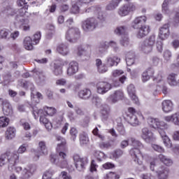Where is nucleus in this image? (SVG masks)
Segmentation results:
<instances>
[{
	"label": "nucleus",
	"instance_id": "obj_58",
	"mask_svg": "<svg viewBox=\"0 0 179 179\" xmlns=\"http://www.w3.org/2000/svg\"><path fill=\"white\" fill-rule=\"evenodd\" d=\"M159 167H160V166H158L157 164H156V161H152L150 163V169L151 171H155L156 173V170H157Z\"/></svg>",
	"mask_w": 179,
	"mask_h": 179
},
{
	"label": "nucleus",
	"instance_id": "obj_64",
	"mask_svg": "<svg viewBox=\"0 0 179 179\" xmlns=\"http://www.w3.org/2000/svg\"><path fill=\"white\" fill-rule=\"evenodd\" d=\"M124 155V152L121 150H116L113 154V156L115 157V159H118V157H121V156Z\"/></svg>",
	"mask_w": 179,
	"mask_h": 179
},
{
	"label": "nucleus",
	"instance_id": "obj_49",
	"mask_svg": "<svg viewBox=\"0 0 179 179\" xmlns=\"http://www.w3.org/2000/svg\"><path fill=\"white\" fill-rule=\"evenodd\" d=\"M8 163V154L1 155L0 157V167H3Z\"/></svg>",
	"mask_w": 179,
	"mask_h": 179
},
{
	"label": "nucleus",
	"instance_id": "obj_34",
	"mask_svg": "<svg viewBox=\"0 0 179 179\" xmlns=\"http://www.w3.org/2000/svg\"><path fill=\"white\" fill-rule=\"evenodd\" d=\"M168 83L170 86H177L178 81H177V74L171 73L168 76Z\"/></svg>",
	"mask_w": 179,
	"mask_h": 179
},
{
	"label": "nucleus",
	"instance_id": "obj_41",
	"mask_svg": "<svg viewBox=\"0 0 179 179\" xmlns=\"http://www.w3.org/2000/svg\"><path fill=\"white\" fill-rule=\"evenodd\" d=\"M52 73L55 76H59V75H62V66L61 65L55 64L52 69Z\"/></svg>",
	"mask_w": 179,
	"mask_h": 179
},
{
	"label": "nucleus",
	"instance_id": "obj_39",
	"mask_svg": "<svg viewBox=\"0 0 179 179\" xmlns=\"http://www.w3.org/2000/svg\"><path fill=\"white\" fill-rule=\"evenodd\" d=\"M57 113V109L53 107H45L43 108V113L46 115H50L52 117Z\"/></svg>",
	"mask_w": 179,
	"mask_h": 179
},
{
	"label": "nucleus",
	"instance_id": "obj_61",
	"mask_svg": "<svg viewBox=\"0 0 179 179\" xmlns=\"http://www.w3.org/2000/svg\"><path fill=\"white\" fill-rule=\"evenodd\" d=\"M41 38V33L36 32L34 35V43H35V44H38V43H40Z\"/></svg>",
	"mask_w": 179,
	"mask_h": 179
},
{
	"label": "nucleus",
	"instance_id": "obj_25",
	"mask_svg": "<svg viewBox=\"0 0 179 179\" xmlns=\"http://www.w3.org/2000/svg\"><path fill=\"white\" fill-rule=\"evenodd\" d=\"M3 113L4 115H12L13 113L12 105H10L8 101H4L3 102Z\"/></svg>",
	"mask_w": 179,
	"mask_h": 179
},
{
	"label": "nucleus",
	"instance_id": "obj_17",
	"mask_svg": "<svg viewBox=\"0 0 179 179\" xmlns=\"http://www.w3.org/2000/svg\"><path fill=\"white\" fill-rule=\"evenodd\" d=\"M170 25L165 24L159 29V37L161 40H166L170 36Z\"/></svg>",
	"mask_w": 179,
	"mask_h": 179
},
{
	"label": "nucleus",
	"instance_id": "obj_3",
	"mask_svg": "<svg viewBox=\"0 0 179 179\" xmlns=\"http://www.w3.org/2000/svg\"><path fill=\"white\" fill-rule=\"evenodd\" d=\"M32 114L35 120H37V118L40 117L39 121L41 124H44L46 129L50 131L52 128V123L48 120L47 115L44 113V110L43 109H38L37 107H34Z\"/></svg>",
	"mask_w": 179,
	"mask_h": 179
},
{
	"label": "nucleus",
	"instance_id": "obj_15",
	"mask_svg": "<svg viewBox=\"0 0 179 179\" xmlns=\"http://www.w3.org/2000/svg\"><path fill=\"white\" fill-rule=\"evenodd\" d=\"M122 99H124V92L122 90H116L108 98V101L114 104L120 101V100H122Z\"/></svg>",
	"mask_w": 179,
	"mask_h": 179
},
{
	"label": "nucleus",
	"instance_id": "obj_9",
	"mask_svg": "<svg viewBox=\"0 0 179 179\" xmlns=\"http://www.w3.org/2000/svg\"><path fill=\"white\" fill-rule=\"evenodd\" d=\"M141 137L146 142V143H152V142H155L156 141V137H155V134L148 127H143L141 129Z\"/></svg>",
	"mask_w": 179,
	"mask_h": 179
},
{
	"label": "nucleus",
	"instance_id": "obj_11",
	"mask_svg": "<svg viewBox=\"0 0 179 179\" xmlns=\"http://www.w3.org/2000/svg\"><path fill=\"white\" fill-rule=\"evenodd\" d=\"M111 89H113V85L108 82L101 81L96 84V93L99 94H106Z\"/></svg>",
	"mask_w": 179,
	"mask_h": 179
},
{
	"label": "nucleus",
	"instance_id": "obj_38",
	"mask_svg": "<svg viewBox=\"0 0 179 179\" xmlns=\"http://www.w3.org/2000/svg\"><path fill=\"white\" fill-rule=\"evenodd\" d=\"M122 0H112L111 2L106 6V10H114L118 5H120V2Z\"/></svg>",
	"mask_w": 179,
	"mask_h": 179
},
{
	"label": "nucleus",
	"instance_id": "obj_33",
	"mask_svg": "<svg viewBox=\"0 0 179 179\" xmlns=\"http://www.w3.org/2000/svg\"><path fill=\"white\" fill-rule=\"evenodd\" d=\"M120 62V58L118 57H111L109 56L106 59V65L108 66H114L115 65H118V63Z\"/></svg>",
	"mask_w": 179,
	"mask_h": 179
},
{
	"label": "nucleus",
	"instance_id": "obj_48",
	"mask_svg": "<svg viewBox=\"0 0 179 179\" xmlns=\"http://www.w3.org/2000/svg\"><path fill=\"white\" fill-rule=\"evenodd\" d=\"M34 73L38 76L41 82H43V80H45V76H44V73H43V71L40 69L34 70Z\"/></svg>",
	"mask_w": 179,
	"mask_h": 179
},
{
	"label": "nucleus",
	"instance_id": "obj_35",
	"mask_svg": "<svg viewBox=\"0 0 179 179\" xmlns=\"http://www.w3.org/2000/svg\"><path fill=\"white\" fill-rule=\"evenodd\" d=\"M16 136V129L15 127H8L6 131V138L10 141V139H13Z\"/></svg>",
	"mask_w": 179,
	"mask_h": 179
},
{
	"label": "nucleus",
	"instance_id": "obj_26",
	"mask_svg": "<svg viewBox=\"0 0 179 179\" xmlns=\"http://www.w3.org/2000/svg\"><path fill=\"white\" fill-rule=\"evenodd\" d=\"M158 159L160 160L162 163H163V164L167 166L168 167H170V166H173V159H171V158H170L168 156H166L163 154H160L158 156Z\"/></svg>",
	"mask_w": 179,
	"mask_h": 179
},
{
	"label": "nucleus",
	"instance_id": "obj_57",
	"mask_svg": "<svg viewBox=\"0 0 179 179\" xmlns=\"http://www.w3.org/2000/svg\"><path fill=\"white\" fill-rule=\"evenodd\" d=\"M78 55H79L80 57H82L83 55L85 57H87V55H89V52H87L86 50L83 49V48L80 47L78 48Z\"/></svg>",
	"mask_w": 179,
	"mask_h": 179
},
{
	"label": "nucleus",
	"instance_id": "obj_1",
	"mask_svg": "<svg viewBox=\"0 0 179 179\" xmlns=\"http://www.w3.org/2000/svg\"><path fill=\"white\" fill-rule=\"evenodd\" d=\"M8 170L10 171H15L20 174V178L27 179L30 178L34 171H36V166L29 165L27 168L22 169L20 166H16V163H19V155L16 152L7 153Z\"/></svg>",
	"mask_w": 179,
	"mask_h": 179
},
{
	"label": "nucleus",
	"instance_id": "obj_31",
	"mask_svg": "<svg viewBox=\"0 0 179 179\" xmlns=\"http://www.w3.org/2000/svg\"><path fill=\"white\" fill-rule=\"evenodd\" d=\"M80 145V146H85L89 143V136L87 133L83 131L79 135Z\"/></svg>",
	"mask_w": 179,
	"mask_h": 179
},
{
	"label": "nucleus",
	"instance_id": "obj_21",
	"mask_svg": "<svg viewBox=\"0 0 179 179\" xmlns=\"http://www.w3.org/2000/svg\"><path fill=\"white\" fill-rule=\"evenodd\" d=\"M57 142H59L57 143V146L56 148V150L58 152H64V150H66V140H65V138L61 137V136H58L57 138Z\"/></svg>",
	"mask_w": 179,
	"mask_h": 179
},
{
	"label": "nucleus",
	"instance_id": "obj_22",
	"mask_svg": "<svg viewBox=\"0 0 179 179\" xmlns=\"http://www.w3.org/2000/svg\"><path fill=\"white\" fill-rule=\"evenodd\" d=\"M137 30V36L142 38V37H145V36H148V34H149L150 28L148 25L145 24L140 27V28H138Z\"/></svg>",
	"mask_w": 179,
	"mask_h": 179
},
{
	"label": "nucleus",
	"instance_id": "obj_19",
	"mask_svg": "<svg viewBox=\"0 0 179 179\" xmlns=\"http://www.w3.org/2000/svg\"><path fill=\"white\" fill-rule=\"evenodd\" d=\"M79 71V64L76 61L69 63L67 69L68 76H73Z\"/></svg>",
	"mask_w": 179,
	"mask_h": 179
},
{
	"label": "nucleus",
	"instance_id": "obj_55",
	"mask_svg": "<svg viewBox=\"0 0 179 179\" xmlns=\"http://www.w3.org/2000/svg\"><path fill=\"white\" fill-rule=\"evenodd\" d=\"M105 179H120V176L114 172H109Z\"/></svg>",
	"mask_w": 179,
	"mask_h": 179
},
{
	"label": "nucleus",
	"instance_id": "obj_12",
	"mask_svg": "<svg viewBox=\"0 0 179 179\" xmlns=\"http://www.w3.org/2000/svg\"><path fill=\"white\" fill-rule=\"evenodd\" d=\"M128 111L129 114L127 115V121L130 125L132 127H136L139 125V120L135 114H136V110L134 108H129Z\"/></svg>",
	"mask_w": 179,
	"mask_h": 179
},
{
	"label": "nucleus",
	"instance_id": "obj_14",
	"mask_svg": "<svg viewBox=\"0 0 179 179\" xmlns=\"http://www.w3.org/2000/svg\"><path fill=\"white\" fill-rule=\"evenodd\" d=\"M94 0H71V13H79V3H90V2H93Z\"/></svg>",
	"mask_w": 179,
	"mask_h": 179
},
{
	"label": "nucleus",
	"instance_id": "obj_46",
	"mask_svg": "<svg viewBox=\"0 0 179 179\" xmlns=\"http://www.w3.org/2000/svg\"><path fill=\"white\" fill-rule=\"evenodd\" d=\"M130 142L131 143V146H134V148H137V149H141V148H143L142 143L135 139L134 138H131Z\"/></svg>",
	"mask_w": 179,
	"mask_h": 179
},
{
	"label": "nucleus",
	"instance_id": "obj_2",
	"mask_svg": "<svg viewBox=\"0 0 179 179\" xmlns=\"http://www.w3.org/2000/svg\"><path fill=\"white\" fill-rule=\"evenodd\" d=\"M148 122L152 128L155 129H157L159 134L161 135V138H162L163 143L168 149H170L173 146V143H171V140L167 136L166 134V131L164 129H169V124L164 121H161L157 118L148 117Z\"/></svg>",
	"mask_w": 179,
	"mask_h": 179
},
{
	"label": "nucleus",
	"instance_id": "obj_24",
	"mask_svg": "<svg viewBox=\"0 0 179 179\" xmlns=\"http://www.w3.org/2000/svg\"><path fill=\"white\" fill-rule=\"evenodd\" d=\"M127 92L134 103H135V104H138L139 103V99L135 94V86L132 84L129 85L127 87Z\"/></svg>",
	"mask_w": 179,
	"mask_h": 179
},
{
	"label": "nucleus",
	"instance_id": "obj_59",
	"mask_svg": "<svg viewBox=\"0 0 179 179\" xmlns=\"http://www.w3.org/2000/svg\"><path fill=\"white\" fill-rule=\"evenodd\" d=\"M173 124L179 127V113L173 114Z\"/></svg>",
	"mask_w": 179,
	"mask_h": 179
},
{
	"label": "nucleus",
	"instance_id": "obj_13",
	"mask_svg": "<svg viewBox=\"0 0 179 179\" xmlns=\"http://www.w3.org/2000/svg\"><path fill=\"white\" fill-rule=\"evenodd\" d=\"M156 174L158 179H167L170 174V169L164 166L160 165L156 169Z\"/></svg>",
	"mask_w": 179,
	"mask_h": 179
},
{
	"label": "nucleus",
	"instance_id": "obj_23",
	"mask_svg": "<svg viewBox=\"0 0 179 179\" xmlns=\"http://www.w3.org/2000/svg\"><path fill=\"white\" fill-rule=\"evenodd\" d=\"M110 109L108 105H103L101 108V115L102 121H107L110 117Z\"/></svg>",
	"mask_w": 179,
	"mask_h": 179
},
{
	"label": "nucleus",
	"instance_id": "obj_44",
	"mask_svg": "<svg viewBox=\"0 0 179 179\" xmlns=\"http://www.w3.org/2000/svg\"><path fill=\"white\" fill-rule=\"evenodd\" d=\"M171 57H173V55L171 54V51L169 50H166L163 52V58L165 61V62H170L171 60Z\"/></svg>",
	"mask_w": 179,
	"mask_h": 179
},
{
	"label": "nucleus",
	"instance_id": "obj_30",
	"mask_svg": "<svg viewBox=\"0 0 179 179\" xmlns=\"http://www.w3.org/2000/svg\"><path fill=\"white\" fill-rule=\"evenodd\" d=\"M115 34L117 36H127L128 35V27L127 26H119L115 29Z\"/></svg>",
	"mask_w": 179,
	"mask_h": 179
},
{
	"label": "nucleus",
	"instance_id": "obj_54",
	"mask_svg": "<svg viewBox=\"0 0 179 179\" xmlns=\"http://www.w3.org/2000/svg\"><path fill=\"white\" fill-rule=\"evenodd\" d=\"M9 34V31L8 29H1L0 31V38H5L6 40H9L8 35Z\"/></svg>",
	"mask_w": 179,
	"mask_h": 179
},
{
	"label": "nucleus",
	"instance_id": "obj_27",
	"mask_svg": "<svg viewBox=\"0 0 179 179\" xmlns=\"http://www.w3.org/2000/svg\"><path fill=\"white\" fill-rule=\"evenodd\" d=\"M24 48L28 51H31L34 50V46H33V40L30 36H27L24 38L23 41Z\"/></svg>",
	"mask_w": 179,
	"mask_h": 179
},
{
	"label": "nucleus",
	"instance_id": "obj_5",
	"mask_svg": "<svg viewBox=\"0 0 179 179\" xmlns=\"http://www.w3.org/2000/svg\"><path fill=\"white\" fill-rule=\"evenodd\" d=\"M59 154V158L62 159L58 162V157L56 155H50V162L53 164H55L56 166H58L61 169H64V167H66L68 166V159H66V153H65L64 151H59V152H57Z\"/></svg>",
	"mask_w": 179,
	"mask_h": 179
},
{
	"label": "nucleus",
	"instance_id": "obj_29",
	"mask_svg": "<svg viewBox=\"0 0 179 179\" xmlns=\"http://www.w3.org/2000/svg\"><path fill=\"white\" fill-rule=\"evenodd\" d=\"M78 96L83 100H89L92 97V91L90 89H84L78 92Z\"/></svg>",
	"mask_w": 179,
	"mask_h": 179
},
{
	"label": "nucleus",
	"instance_id": "obj_7",
	"mask_svg": "<svg viewBox=\"0 0 179 179\" xmlns=\"http://www.w3.org/2000/svg\"><path fill=\"white\" fill-rule=\"evenodd\" d=\"M65 38L69 43H76L80 38V30L78 27L69 28L65 34Z\"/></svg>",
	"mask_w": 179,
	"mask_h": 179
},
{
	"label": "nucleus",
	"instance_id": "obj_16",
	"mask_svg": "<svg viewBox=\"0 0 179 179\" xmlns=\"http://www.w3.org/2000/svg\"><path fill=\"white\" fill-rule=\"evenodd\" d=\"M148 18L145 15L137 17L133 20L131 27L137 30L142 26H144Z\"/></svg>",
	"mask_w": 179,
	"mask_h": 179
},
{
	"label": "nucleus",
	"instance_id": "obj_52",
	"mask_svg": "<svg viewBox=\"0 0 179 179\" xmlns=\"http://www.w3.org/2000/svg\"><path fill=\"white\" fill-rule=\"evenodd\" d=\"M152 148L159 153H164V148L157 144H152Z\"/></svg>",
	"mask_w": 179,
	"mask_h": 179
},
{
	"label": "nucleus",
	"instance_id": "obj_8",
	"mask_svg": "<svg viewBox=\"0 0 179 179\" xmlns=\"http://www.w3.org/2000/svg\"><path fill=\"white\" fill-rule=\"evenodd\" d=\"M73 159L75 164V167L76 168L78 171H83L85 169H86L87 163H89L87 157H81L80 155L78 154L74 155Z\"/></svg>",
	"mask_w": 179,
	"mask_h": 179
},
{
	"label": "nucleus",
	"instance_id": "obj_51",
	"mask_svg": "<svg viewBox=\"0 0 179 179\" xmlns=\"http://www.w3.org/2000/svg\"><path fill=\"white\" fill-rule=\"evenodd\" d=\"M117 131L119 132V134L124 136L126 132H125V128L124 127V125L122 124V123L117 124Z\"/></svg>",
	"mask_w": 179,
	"mask_h": 179
},
{
	"label": "nucleus",
	"instance_id": "obj_37",
	"mask_svg": "<svg viewBox=\"0 0 179 179\" xmlns=\"http://www.w3.org/2000/svg\"><path fill=\"white\" fill-rule=\"evenodd\" d=\"M2 12L7 17H10V16H15L16 15V10L12 8L10 6H7Z\"/></svg>",
	"mask_w": 179,
	"mask_h": 179
},
{
	"label": "nucleus",
	"instance_id": "obj_53",
	"mask_svg": "<svg viewBox=\"0 0 179 179\" xmlns=\"http://www.w3.org/2000/svg\"><path fill=\"white\" fill-rule=\"evenodd\" d=\"M108 45L109 47H111L113 50V51H115V52H117V51L120 50V47L118 46V44H117V42L114 41H110L108 43Z\"/></svg>",
	"mask_w": 179,
	"mask_h": 179
},
{
	"label": "nucleus",
	"instance_id": "obj_20",
	"mask_svg": "<svg viewBox=\"0 0 179 179\" xmlns=\"http://www.w3.org/2000/svg\"><path fill=\"white\" fill-rule=\"evenodd\" d=\"M162 110L165 114H169L174 110L173 102L171 100H164L162 102Z\"/></svg>",
	"mask_w": 179,
	"mask_h": 179
},
{
	"label": "nucleus",
	"instance_id": "obj_6",
	"mask_svg": "<svg viewBox=\"0 0 179 179\" xmlns=\"http://www.w3.org/2000/svg\"><path fill=\"white\" fill-rule=\"evenodd\" d=\"M99 26V22L94 17H88L82 22L81 27L83 31L89 33V31H93L97 29Z\"/></svg>",
	"mask_w": 179,
	"mask_h": 179
},
{
	"label": "nucleus",
	"instance_id": "obj_32",
	"mask_svg": "<svg viewBox=\"0 0 179 179\" xmlns=\"http://www.w3.org/2000/svg\"><path fill=\"white\" fill-rule=\"evenodd\" d=\"M18 22L22 25V30L24 31H29L30 30V25L29 24L30 22L29 19L21 17V18L18 19Z\"/></svg>",
	"mask_w": 179,
	"mask_h": 179
},
{
	"label": "nucleus",
	"instance_id": "obj_50",
	"mask_svg": "<svg viewBox=\"0 0 179 179\" xmlns=\"http://www.w3.org/2000/svg\"><path fill=\"white\" fill-rule=\"evenodd\" d=\"M95 157H96L97 160L101 162V160H104V159H106V154L101 151H96Z\"/></svg>",
	"mask_w": 179,
	"mask_h": 179
},
{
	"label": "nucleus",
	"instance_id": "obj_18",
	"mask_svg": "<svg viewBox=\"0 0 179 179\" xmlns=\"http://www.w3.org/2000/svg\"><path fill=\"white\" fill-rule=\"evenodd\" d=\"M130 155L133 159H134V162L137 163V164H142V161H140L139 159L142 157V154L141 153V150L138 148H133L130 150Z\"/></svg>",
	"mask_w": 179,
	"mask_h": 179
},
{
	"label": "nucleus",
	"instance_id": "obj_36",
	"mask_svg": "<svg viewBox=\"0 0 179 179\" xmlns=\"http://www.w3.org/2000/svg\"><path fill=\"white\" fill-rule=\"evenodd\" d=\"M154 73L153 69H149L147 71H144L142 74V80L143 82H148L150 79V76H152Z\"/></svg>",
	"mask_w": 179,
	"mask_h": 179
},
{
	"label": "nucleus",
	"instance_id": "obj_47",
	"mask_svg": "<svg viewBox=\"0 0 179 179\" xmlns=\"http://www.w3.org/2000/svg\"><path fill=\"white\" fill-rule=\"evenodd\" d=\"M120 43L122 47H128V45H129V37H128V35L123 36Z\"/></svg>",
	"mask_w": 179,
	"mask_h": 179
},
{
	"label": "nucleus",
	"instance_id": "obj_62",
	"mask_svg": "<svg viewBox=\"0 0 179 179\" xmlns=\"http://www.w3.org/2000/svg\"><path fill=\"white\" fill-rule=\"evenodd\" d=\"M168 5L169 0H164V3H162V12H164V13H169V7H167Z\"/></svg>",
	"mask_w": 179,
	"mask_h": 179
},
{
	"label": "nucleus",
	"instance_id": "obj_63",
	"mask_svg": "<svg viewBox=\"0 0 179 179\" xmlns=\"http://www.w3.org/2000/svg\"><path fill=\"white\" fill-rule=\"evenodd\" d=\"M125 6L127 7V10H129V13L134 12V10H136V6H135V4H134V3H129L125 4Z\"/></svg>",
	"mask_w": 179,
	"mask_h": 179
},
{
	"label": "nucleus",
	"instance_id": "obj_60",
	"mask_svg": "<svg viewBox=\"0 0 179 179\" xmlns=\"http://www.w3.org/2000/svg\"><path fill=\"white\" fill-rule=\"evenodd\" d=\"M70 134L71 136L73 141H75V139H76V136H78V130L76 129V128H71L70 130Z\"/></svg>",
	"mask_w": 179,
	"mask_h": 179
},
{
	"label": "nucleus",
	"instance_id": "obj_4",
	"mask_svg": "<svg viewBox=\"0 0 179 179\" xmlns=\"http://www.w3.org/2000/svg\"><path fill=\"white\" fill-rule=\"evenodd\" d=\"M155 43H156V36L152 35L141 43L140 51L143 54H150L153 51Z\"/></svg>",
	"mask_w": 179,
	"mask_h": 179
},
{
	"label": "nucleus",
	"instance_id": "obj_40",
	"mask_svg": "<svg viewBox=\"0 0 179 179\" xmlns=\"http://www.w3.org/2000/svg\"><path fill=\"white\" fill-rule=\"evenodd\" d=\"M47 29L48 31L46 37L47 38H51L52 36L54 35V33H55V27L53 24H48L47 25Z\"/></svg>",
	"mask_w": 179,
	"mask_h": 179
},
{
	"label": "nucleus",
	"instance_id": "obj_45",
	"mask_svg": "<svg viewBox=\"0 0 179 179\" xmlns=\"http://www.w3.org/2000/svg\"><path fill=\"white\" fill-rule=\"evenodd\" d=\"M9 125V118L2 116L0 117V128H5Z\"/></svg>",
	"mask_w": 179,
	"mask_h": 179
},
{
	"label": "nucleus",
	"instance_id": "obj_42",
	"mask_svg": "<svg viewBox=\"0 0 179 179\" xmlns=\"http://www.w3.org/2000/svg\"><path fill=\"white\" fill-rule=\"evenodd\" d=\"M108 48V46L106 43L100 44L96 48V51L98 54H103Z\"/></svg>",
	"mask_w": 179,
	"mask_h": 179
},
{
	"label": "nucleus",
	"instance_id": "obj_56",
	"mask_svg": "<svg viewBox=\"0 0 179 179\" xmlns=\"http://www.w3.org/2000/svg\"><path fill=\"white\" fill-rule=\"evenodd\" d=\"M20 125H22V127H23L24 129H25V131H29V129H30L31 127H30V124H29V122H26V120H24V119H22L20 120Z\"/></svg>",
	"mask_w": 179,
	"mask_h": 179
},
{
	"label": "nucleus",
	"instance_id": "obj_43",
	"mask_svg": "<svg viewBox=\"0 0 179 179\" xmlns=\"http://www.w3.org/2000/svg\"><path fill=\"white\" fill-rule=\"evenodd\" d=\"M129 13L128 7L125 4L119 8L118 15H120V16H127Z\"/></svg>",
	"mask_w": 179,
	"mask_h": 179
},
{
	"label": "nucleus",
	"instance_id": "obj_10",
	"mask_svg": "<svg viewBox=\"0 0 179 179\" xmlns=\"http://www.w3.org/2000/svg\"><path fill=\"white\" fill-rule=\"evenodd\" d=\"M38 147L40 150H34V160L37 162L40 159V156H41V153L44 155H48V150H47V145H45V141H40L38 143Z\"/></svg>",
	"mask_w": 179,
	"mask_h": 179
},
{
	"label": "nucleus",
	"instance_id": "obj_28",
	"mask_svg": "<svg viewBox=\"0 0 179 179\" xmlns=\"http://www.w3.org/2000/svg\"><path fill=\"white\" fill-rule=\"evenodd\" d=\"M57 51L61 55H68L69 54V48L66 44L60 43L57 48Z\"/></svg>",
	"mask_w": 179,
	"mask_h": 179
}]
</instances>
